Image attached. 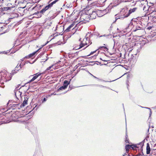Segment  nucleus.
I'll list each match as a JSON object with an SVG mask.
<instances>
[{"label":"nucleus","instance_id":"obj_51","mask_svg":"<svg viewBox=\"0 0 156 156\" xmlns=\"http://www.w3.org/2000/svg\"><path fill=\"white\" fill-rule=\"evenodd\" d=\"M24 86H25V85H23V86H22V87H24Z\"/></svg>","mask_w":156,"mask_h":156},{"label":"nucleus","instance_id":"obj_1","mask_svg":"<svg viewBox=\"0 0 156 156\" xmlns=\"http://www.w3.org/2000/svg\"><path fill=\"white\" fill-rule=\"evenodd\" d=\"M5 71H2L0 72V82L1 83H3V82H6L10 80L11 77L9 79L7 77V75L6 74Z\"/></svg>","mask_w":156,"mask_h":156},{"label":"nucleus","instance_id":"obj_35","mask_svg":"<svg viewBox=\"0 0 156 156\" xmlns=\"http://www.w3.org/2000/svg\"><path fill=\"white\" fill-rule=\"evenodd\" d=\"M88 38V37H86L85 38H84V39H83V41H85V40H87V39Z\"/></svg>","mask_w":156,"mask_h":156},{"label":"nucleus","instance_id":"obj_49","mask_svg":"<svg viewBox=\"0 0 156 156\" xmlns=\"http://www.w3.org/2000/svg\"><path fill=\"white\" fill-rule=\"evenodd\" d=\"M128 156H134V155L130 156V155H129V154L128 155Z\"/></svg>","mask_w":156,"mask_h":156},{"label":"nucleus","instance_id":"obj_2","mask_svg":"<svg viewBox=\"0 0 156 156\" xmlns=\"http://www.w3.org/2000/svg\"><path fill=\"white\" fill-rule=\"evenodd\" d=\"M89 16L90 20H93L96 18V16L98 15L97 12H98L96 11H93L91 9H90L87 12Z\"/></svg>","mask_w":156,"mask_h":156},{"label":"nucleus","instance_id":"obj_7","mask_svg":"<svg viewBox=\"0 0 156 156\" xmlns=\"http://www.w3.org/2000/svg\"><path fill=\"white\" fill-rule=\"evenodd\" d=\"M136 8H134L132 9H130L129 11L128 12L126 13L125 15H124V17H128L131 13L134 12Z\"/></svg>","mask_w":156,"mask_h":156},{"label":"nucleus","instance_id":"obj_26","mask_svg":"<svg viewBox=\"0 0 156 156\" xmlns=\"http://www.w3.org/2000/svg\"><path fill=\"white\" fill-rule=\"evenodd\" d=\"M40 49H41V48H39V49H38V50H37L36 51H35L33 52V53H32V54H33V55H35V54L36 53V52H37Z\"/></svg>","mask_w":156,"mask_h":156},{"label":"nucleus","instance_id":"obj_17","mask_svg":"<svg viewBox=\"0 0 156 156\" xmlns=\"http://www.w3.org/2000/svg\"><path fill=\"white\" fill-rule=\"evenodd\" d=\"M144 142H145V140H144L142 142H141L139 144H137L138 145H140L142 151L143 150L142 147H143V146L144 145Z\"/></svg>","mask_w":156,"mask_h":156},{"label":"nucleus","instance_id":"obj_4","mask_svg":"<svg viewBox=\"0 0 156 156\" xmlns=\"http://www.w3.org/2000/svg\"><path fill=\"white\" fill-rule=\"evenodd\" d=\"M85 12L86 13H83L80 15V19L82 21H88L90 20L88 13H87V12Z\"/></svg>","mask_w":156,"mask_h":156},{"label":"nucleus","instance_id":"obj_47","mask_svg":"<svg viewBox=\"0 0 156 156\" xmlns=\"http://www.w3.org/2000/svg\"><path fill=\"white\" fill-rule=\"evenodd\" d=\"M104 81L105 82H109V81Z\"/></svg>","mask_w":156,"mask_h":156},{"label":"nucleus","instance_id":"obj_44","mask_svg":"<svg viewBox=\"0 0 156 156\" xmlns=\"http://www.w3.org/2000/svg\"><path fill=\"white\" fill-rule=\"evenodd\" d=\"M140 107H141V108H144V107H142V106H140Z\"/></svg>","mask_w":156,"mask_h":156},{"label":"nucleus","instance_id":"obj_14","mask_svg":"<svg viewBox=\"0 0 156 156\" xmlns=\"http://www.w3.org/2000/svg\"><path fill=\"white\" fill-rule=\"evenodd\" d=\"M74 24L73 23L72 24H71V25H70L65 31H66V32H68V31H69L70 29L71 28H72L74 26Z\"/></svg>","mask_w":156,"mask_h":156},{"label":"nucleus","instance_id":"obj_32","mask_svg":"<svg viewBox=\"0 0 156 156\" xmlns=\"http://www.w3.org/2000/svg\"><path fill=\"white\" fill-rule=\"evenodd\" d=\"M34 80H33V79H32L30 80L27 83H30L33 81H34Z\"/></svg>","mask_w":156,"mask_h":156},{"label":"nucleus","instance_id":"obj_28","mask_svg":"<svg viewBox=\"0 0 156 156\" xmlns=\"http://www.w3.org/2000/svg\"><path fill=\"white\" fill-rule=\"evenodd\" d=\"M47 99L45 98H44L42 100V102L43 103L44 102H45L46 101Z\"/></svg>","mask_w":156,"mask_h":156},{"label":"nucleus","instance_id":"obj_29","mask_svg":"<svg viewBox=\"0 0 156 156\" xmlns=\"http://www.w3.org/2000/svg\"><path fill=\"white\" fill-rule=\"evenodd\" d=\"M103 50L105 51H107L108 50V49L106 47V48H103Z\"/></svg>","mask_w":156,"mask_h":156},{"label":"nucleus","instance_id":"obj_18","mask_svg":"<svg viewBox=\"0 0 156 156\" xmlns=\"http://www.w3.org/2000/svg\"><path fill=\"white\" fill-rule=\"evenodd\" d=\"M131 145V148H132V149L134 150V148H138V147H137V146L136 144H132Z\"/></svg>","mask_w":156,"mask_h":156},{"label":"nucleus","instance_id":"obj_24","mask_svg":"<svg viewBox=\"0 0 156 156\" xmlns=\"http://www.w3.org/2000/svg\"><path fill=\"white\" fill-rule=\"evenodd\" d=\"M98 50V49L96 50L95 51H94L93 52H91L90 53V54L89 55H88L87 56H90V55H92L94 53H95L96 51Z\"/></svg>","mask_w":156,"mask_h":156},{"label":"nucleus","instance_id":"obj_27","mask_svg":"<svg viewBox=\"0 0 156 156\" xmlns=\"http://www.w3.org/2000/svg\"><path fill=\"white\" fill-rule=\"evenodd\" d=\"M53 65L51 66H49V67H48L47 69H46V70H49L51 69V67H52L53 66Z\"/></svg>","mask_w":156,"mask_h":156},{"label":"nucleus","instance_id":"obj_48","mask_svg":"<svg viewBox=\"0 0 156 156\" xmlns=\"http://www.w3.org/2000/svg\"><path fill=\"white\" fill-rule=\"evenodd\" d=\"M51 0H51L50 1H49V2H48V3H49V2H50L51 1Z\"/></svg>","mask_w":156,"mask_h":156},{"label":"nucleus","instance_id":"obj_50","mask_svg":"<svg viewBox=\"0 0 156 156\" xmlns=\"http://www.w3.org/2000/svg\"><path fill=\"white\" fill-rule=\"evenodd\" d=\"M138 28H140V27H138Z\"/></svg>","mask_w":156,"mask_h":156},{"label":"nucleus","instance_id":"obj_42","mask_svg":"<svg viewBox=\"0 0 156 156\" xmlns=\"http://www.w3.org/2000/svg\"><path fill=\"white\" fill-rule=\"evenodd\" d=\"M9 101L8 102V103H7V105H9Z\"/></svg>","mask_w":156,"mask_h":156},{"label":"nucleus","instance_id":"obj_5","mask_svg":"<svg viewBox=\"0 0 156 156\" xmlns=\"http://www.w3.org/2000/svg\"><path fill=\"white\" fill-rule=\"evenodd\" d=\"M70 83V82H68L67 80H65L63 82V86L60 87L58 89L57 91H58L60 90H65L67 88L68 85Z\"/></svg>","mask_w":156,"mask_h":156},{"label":"nucleus","instance_id":"obj_12","mask_svg":"<svg viewBox=\"0 0 156 156\" xmlns=\"http://www.w3.org/2000/svg\"><path fill=\"white\" fill-rule=\"evenodd\" d=\"M131 145L127 144L126 145L125 148L126 150V153H129V149L131 148Z\"/></svg>","mask_w":156,"mask_h":156},{"label":"nucleus","instance_id":"obj_13","mask_svg":"<svg viewBox=\"0 0 156 156\" xmlns=\"http://www.w3.org/2000/svg\"><path fill=\"white\" fill-rule=\"evenodd\" d=\"M87 43H85V44H83L82 43V42H81L80 43V47L78 48H76V47H75V49H80L83 47H84L85 45H87Z\"/></svg>","mask_w":156,"mask_h":156},{"label":"nucleus","instance_id":"obj_19","mask_svg":"<svg viewBox=\"0 0 156 156\" xmlns=\"http://www.w3.org/2000/svg\"><path fill=\"white\" fill-rule=\"evenodd\" d=\"M33 56H34L33 54H32L31 53V54H29L28 55L24 57V58H31V57H32Z\"/></svg>","mask_w":156,"mask_h":156},{"label":"nucleus","instance_id":"obj_30","mask_svg":"<svg viewBox=\"0 0 156 156\" xmlns=\"http://www.w3.org/2000/svg\"><path fill=\"white\" fill-rule=\"evenodd\" d=\"M144 108H147V109H149L150 110V113H151V109L150 108H148V107H144ZM150 115L151 114H150Z\"/></svg>","mask_w":156,"mask_h":156},{"label":"nucleus","instance_id":"obj_54","mask_svg":"<svg viewBox=\"0 0 156 156\" xmlns=\"http://www.w3.org/2000/svg\"><path fill=\"white\" fill-rule=\"evenodd\" d=\"M80 39H79V41H80Z\"/></svg>","mask_w":156,"mask_h":156},{"label":"nucleus","instance_id":"obj_8","mask_svg":"<svg viewBox=\"0 0 156 156\" xmlns=\"http://www.w3.org/2000/svg\"><path fill=\"white\" fill-rule=\"evenodd\" d=\"M29 98L28 97H24V100L22 104L20 105V107L22 108L23 107H24L27 104V101Z\"/></svg>","mask_w":156,"mask_h":156},{"label":"nucleus","instance_id":"obj_15","mask_svg":"<svg viewBox=\"0 0 156 156\" xmlns=\"http://www.w3.org/2000/svg\"><path fill=\"white\" fill-rule=\"evenodd\" d=\"M123 0H117V2H115L114 5L115 6H116L117 5H119L120 3L121 2H123Z\"/></svg>","mask_w":156,"mask_h":156},{"label":"nucleus","instance_id":"obj_38","mask_svg":"<svg viewBox=\"0 0 156 156\" xmlns=\"http://www.w3.org/2000/svg\"><path fill=\"white\" fill-rule=\"evenodd\" d=\"M141 155V154H138L136 155V156H140Z\"/></svg>","mask_w":156,"mask_h":156},{"label":"nucleus","instance_id":"obj_6","mask_svg":"<svg viewBox=\"0 0 156 156\" xmlns=\"http://www.w3.org/2000/svg\"><path fill=\"white\" fill-rule=\"evenodd\" d=\"M19 103L10 104L8 105V108L9 109L12 108V109H14L16 108L20 109V105Z\"/></svg>","mask_w":156,"mask_h":156},{"label":"nucleus","instance_id":"obj_31","mask_svg":"<svg viewBox=\"0 0 156 156\" xmlns=\"http://www.w3.org/2000/svg\"><path fill=\"white\" fill-rule=\"evenodd\" d=\"M34 80H33V79H32L30 80L27 83H30L33 81H34Z\"/></svg>","mask_w":156,"mask_h":156},{"label":"nucleus","instance_id":"obj_33","mask_svg":"<svg viewBox=\"0 0 156 156\" xmlns=\"http://www.w3.org/2000/svg\"><path fill=\"white\" fill-rule=\"evenodd\" d=\"M99 87H101L107 88V87H106L104 86H102V85H99Z\"/></svg>","mask_w":156,"mask_h":156},{"label":"nucleus","instance_id":"obj_20","mask_svg":"<svg viewBox=\"0 0 156 156\" xmlns=\"http://www.w3.org/2000/svg\"><path fill=\"white\" fill-rule=\"evenodd\" d=\"M19 69H16V68H15V69L12 71V74H14L16 73L18 71Z\"/></svg>","mask_w":156,"mask_h":156},{"label":"nucleus","instance_id":"obj_9","mask_svg":"<svg viewBox=\"0 0 156 156\" xmlns=\"http://www.w3.org/2000/svg\"><path fill=\"white\" fill-rule=\"evenodd\" d=\"M11 7H5L3 8H0V11L2 13V12L3 11H7L8 10L11 9Z\"/></svg>","mask_w":156,"mask_h":156},{"label":"nucleus","instance_id":"obj_55","mask_svg":"<svg viewBox=\"0 0 156 156\" xmlns=\"http://www.w3.org/2000/svg\"><path fill=\"white\" fill-rule=\"evenodd\" d=\"M87 46H88V45H87V47H86H86H87Z\"/></svg>","mask_w":156,"mask_h":156},{"label":"nucleus","instance_id":"obj_46","mask_svg":"<svg viewBox=\"0 0 156 156\" xmlns=\"http://www.w3.org/2000/svg\"><path fill=\"white\" fill-rule=\"evenodd\" d=\"M117 30H119V29L118 28H117Z\"/></svg>","mask_w":156,"mask_h":156},{"label":"nucleus","instance_id":"obj_25","mask_svg":"<svg viewBox=\"0 0 156 156\" xmlns=\"http://www.w3.org/2000/svg\"><path fill=\"white\" fill-rule=\"evenodd\" d=\"M44 54V53L43 52L41 53H40L38 56V58H41V56L43 55Z\"/></svg>","mask_w":156,"mask_h":156},{"label":"nucleus","instance_id":"obj_23","mask_svg":"<svg viewBox=\"0 0 156 156\" xmlns=\"http://www.w3.org/2000/svg\"><path fill=\"white\" fill-rule=\"evenodd\" d=\"M8 52L5 51H0V54H6Z\"/></svg>","mask_w":156,"mask_h":156},{"label":"nucleus","instance_id":"obj_56","mask_svg":"<svg viewBox=\"0 0 156 156\" xmlns=\"http://www.w3.org/2000/svg\"><path fill=\"white\" fill-rule=\"evenodd\" d=\"M87 46H88V45H87V47H86H86H87Z\"/></svg>","mask_w":156,"mask_h":156},{"label":"nucleus","instance_id":"obj_43","mask_svg":"<svg viewBox=\"0 0 156 156\" xmlns=\"http://www.w3.org/2000/svg\"><path fill=\"white\" fill-rule=\"evenodd\" d=\"M54 95H56V94H55V93H54V94H53Z\"/></svg>","mask_w":156,"mask_h":156},{"label":"nucleus","instance_id":"obj_57","mask_svg":"<svg viewBox=\"0 0 156 156\" xmlns=\"http://www.w3.org/2000/svg\"><path fill=\"white\" fill-rule=\"evenodd\" d=\"M86 48H84L83 49H84Z\"/></svg>","mask_w":156,"mask_h":156},{"label":"nucleus","instance_id":"obj_37","mask_svg":"<svg viewBox=\"0 0 156 156\" xmlns=\"http://www.w3.org/2000/svg\"><path fill=\"white\" fill-rule=\"evenodd\" d=\"M140 30V29H139L138 28H136V29H135L134 30V31L135 32L137 30Z\"/></svg>","mask_w":156,"mask_h":156},{"label":"nucleus","instance_id":"obj_3","mask_svg":"<svg viewBox=\"0 0 156 156\" xmlns=\"http://www.w3.org/2000/svg\"><path fill=\"white\" fill-rule=\"evenodd\" d=\"M50 8V6L48 5L40 11H38L35 13L34 14H37L38 17H40L41 16V14H44L46 10H48Z\"/></svg>","mask_w":156,"mask_h":156},{"label":"nucleus","instance_id":"obj_58","mask_svg":"<svg viewBox=\"0 0 156 156\" xmlns=\"http://www.w3.org/2000/svg\"><path fill=\"white\" fill-rule=\"evenodd\" d=\"M126 141H127V140H126Z\"/></svg>","mask_w":156,"mask_h":156},{"label":"nucleus","instance_id":"obj_40","mask_svg":"<svg viewBox=\"0 0 156 156\" xmlns=\"http://www.w3.org/2000/svg\"><path fill=\"white\" fill-rule=\"evenodd\" d=\"M126 153H125L124 154H123V156H124L125 155H126Z\"/></svg>","mask_w":156,"mask_h":156},{"label":"nucleus","instance_id":"obj_22","mask_svg":"<svg viewBox=\"0 0 156 156\" xmlns=\"http://www.w3.org/2000/svg\"><path fill=\"white\" fill-rule=\"evenodd\" d=\"M103 48H106V47L105 46H100L98 48V49L103 50Z\"/></svg>","mask_w":156,"mask_h":156},{"label":"nucleus","instance_id":"obj_10","mask_svg":"<svg viewBox=\"0 0 156 156\" xmlns=\"http://www.w3.org/2000/svg\"><path fill=\"white\" fill-rule=\"evenodd\" d=\"M151 151V148L150 147L149 144L148 143L147 144L146 147V153L147 154H149L150 153Z\"/></svg>","mask_w":156,"mask_h":156},{"label":"nucleus","instance_id":"obj_41","mask_svg":"<svg viewBox=\"0 0 156 156\" xmlns=\"http://www.w3.org/2000/svg\"><path fill=\"white\" fill-rule=\"evenodd\" d=\"M118 32H119V33H121V31L119 30V31H118Z\"/></svg>","mask_w":156,"mask_h":156},{"label":"nucleus","instance_id":"obj_16","mask_svg":"<svg viewBox=\"0 0 156 156\" xmlns=\"http://www.w3.org/2000/svg\"><path fill=\"white\" fill-rule=\"evenodd\" d=\"M59 0H55L51 2V3L49 4L48 5L50 6V8H51L53 5V4H55L56 2H57Z\"/></svg>","mask_w":156,"mask_h":156},{"label":"nucleus","instance_id":"obj_36","mask_svg":"<svg viewBox=\"0 0 156 156\" xmlns=\"http://www.w3.org/2000/svg\"><path fill=\"white\" fill-rule=\"evenodd\" d=\"M151 28H152L151 27H148L147 29H148V30H150L151 29Z\"/></svg>","mask_w":156,"mask_h":156},{"label":"nucleus","instance_id":"obj_21","mask_svg":"<svg viewBox=\"0 0 156 156\" xmlns=\"http://www.w3.org/2000/svg\"><path fill=\"white\" fill-rule=\"evenodd\" d=\"M15 68H16V69H19V70L21 68V64H20L19 65L18 64Z\"/></svg>","mask_w":156,"mask_h":156},{"label":"nucleus","instance_id":"obj_11","mask_svg":"<svg viewBox=\"0 0 156 156\" xmlns=\"http://www.w3.org/2000/svg\"><path fill=\"white\" fill-rule=\"evenodd\" d=\"M42 73H38L36 74H34V76L32 78L33 80H34L36 79L39 76H40L41 74Z\"/></svg>","mask_w":156,"mask_h":156},{"label":"nucleus","instance_id":"obj_53","mask_svg":"<svg viewBox=\"0 0 156 156\" xmlns=\"http://www.w3.org/2000/svg\"><path fill=\"white\" fill-rule=\"evenodd\" d=\"M149 129H148V131H149Z\"/></svg>","mask_w":156,"mask_h":156},{"label":"nucleus","instance_id":"obj_39","mask_svg":"<svg viewBox=\"0 0 156 156\" xmlns=\"http://www.w3.org/2000/svg\"><path fill=\"white\" fill-rule=\"evenodd\" d=\"M94 85L97 87H99V85Z\"/></svg>","mask_w":156,"mask_h":156},{"label":"nucleus","instance_id":"obj_45","mask_svg":"<svg viewBox=\"0 0 156 156\" xmlns=\"http://www.w3.org/2000/svg\"><path fill=\"white\" fill-rule=\"evenodd\" d=\"M1 28H4V27H1Z\"/></svg>","mask_w":156,"mask_h":156},{"label":"nucleus","instance_id":"obj_34","mask_svg":"<svg viewBox=\"0 0 156 156\" xmlns=\"http://www.w3.org/2000/svg\"><path fill=\"white\" fill-rule=\"evenodd\" d=\"M108 36V35H105V34H104V35H103V36H102H102H100V37H102V36H104V37H105H105H106V36Z\"/></svg>","mask_w":156,"mask_h":156},{"label":"nucleus","instance_id":"obj_52","mask_svg":"<svg viewBox=\"0 0 156 156\" xmlns=\"http://www.w3.org/2000/svg\"><path fill=\"white\" fill-rule=\"evenodd\" d=\"M69 87L70 88V85H69Z\"/></svg>","mask_w":156,"mask_h":156}]
</instances>
